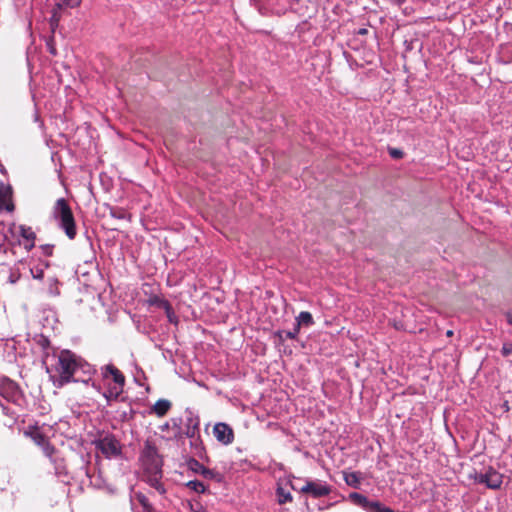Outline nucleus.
Returning a JSON list of instances; mask_svg holds the SVG:
<instances>
[{
  "mask_svg": "<svg viewBox=\"0 0 512 512\" xmlns=\"http://www.w3.org/2000/svg\"><path fill=\"white\" fill-rule=\"evenodd\" d=\"M300 328L295 325L294 329L292 331H286L285 336L288 339H296L297 335L299 334Z\"/></svg>",
  "mask_w": 512,
  "mask_h": 512,
  "instance_id": "obj_27",
  "label": "nucleus"
},
{
  "mask_svg": "<svg viewBox=\"0 0 512 512\" xmlns=\"http://www.w3.org/2000/svg\"><path fill=\"white\" fill-rule=\"evenodd\" d=\"M506 320H507L508 324L512 325V313L511 312L506 313Z\"/></svg>",
  "mask_w": 512,
  "mask_h": 512,
  "instance_id": "obj_33",
  "label": "nucleus"
},
{
  "mask_svg": "<svg viewBox=\"0 0 512 512\" xmlns=\"http://www.w3.org/2000/svg\"><path fill=\"white\" fill-rule=\"evenodd\" d=\"M11 195V187L0 183V210H6L8 212H12L14 210Z\"/></svg>",
  "mask_w": 512,
  "mask_h": 512,
  "instance_id": "obj_9",
  "label": "nucleus"
},
{
  "mask_svg": "<svg viewBox=\"0 0 512 512\" xmlns=\"http://www.w3.org/2000/svg\"><path fill=\"white\" fill-rule=\"evenodd\" d=\"M95 446L106 458L116 457L121 453V445L112 435H105L96 440Z\"/></svg>",
  "mask_w": 512,
  "mask_h": 512,
  "instance_id": "obj_5",
  "label": "nucleus"
},
{
  "mask_svg": "<svg viewBox=\"0 0 512 512\" xmlns=\"http://www.w3.org/2000/svg\"><path fill=\"white\" fill-rule=\"evenodd\" d=\"M360 474L357 472H350L344 474V480L347 485L357 488L360 485Z\"/></svg>",
  "mask_w": 512,
  "mask_h": 512,
  "instance_id": "obj_15",
  "label": "nucleus"
},
{
  "mask_svg": "<svg viewBox=\"0 0 512 512\" xmlns=\"http://www.w3.org/2000/svg\"><path fill=\"white\" fill-rule=\"evenodd\" d=\"M277 496H278V502L280 504H285L287 502L292 501V496H291L290 492L286 491L282 487L277 488Z\"/></svg>",
  "mask_w": 512,
  "mask_h": 512,
  "instance_id": "obj_19",
  "label": "nucleus"
},
{
  "mask_svg": "<svg viewBox=\"0 0 512 512\" xmlns=\"http://www.w3.org/2000/svg\"><path fill=\"white\" fill-rule=\"evenodd\" d=\"M93 387H95L97 390H100L99 387H97L95 383H93Z\"/></svg>",
  "mask_w": 512,
  "mask_h": 512,
  "instance_id": "obj_37",
  "label": "nucleus"
},
{
  "mask_svg": "<svg viewBox=\"0 0 512 512\" xmlns=\"http://www.w3.org/2000/svg\"><path fill=\"white\" fill-rule=\"evenodd\" d=\"M24 435L29 437L39 447L48 440L38 427H29L25 430Z\"/></svg>",
  "mask_w": 512,
  "mask_h": 512,
  "instance_id": "obj_10",
  "label": "nucleus"
},
{
  "mask_svg": "<svg viewBox=\"0 0 512 512\" xmlns=\"http://www.w3.org/2000/svg\"><path fill=\"white\" fill-rule=\"evenodd\" d=\"M82 0H59L56 3L57 9L76 8L81 4Z\"/></svg>",
  "mask_w": 512,
  "mask_h": 512,
  "instance_id": "obj_17",
  "label": "nucleus"
},
{
  "mask_svg": "<svg viewBox=\"0 0 512 512\" xmlns=\"http://www.w3.org/2000/svg\"><path fill=\"white\" fill-rule=\"evenodd\" d=\"M62 9H57V7L55 6L53 8V14H52V18H51V26H54V25H57L59 20H60V14H59V11H61Z\"/></svg>",
  "mask_w": 512,
  "mask_h": 512,
  "instance_id": "obj_26",
  "label": "nucleus"
},
{
  "mask_svg": "<svg viewBox=\"0 0 512 512\" xmlns=\"http://www.w3.org/2000/svg\"><path fill=\"white\" fill-rule=\"evenodd\" d=\"M446 334H447V336H452L453 335V331L449 330V331H447Z\"/></svg>",
  "mask_w": 512,
  "mask_h": 512,
  "instance_id": "obj_36",
  "label": "nucleus"
},
{
  "mask_svg": "<svg viewBox=\"0 0 512 512\" xmlns=\"http://www.w3.org/2000/svg\"><path fill=\"white\" fill-rule=\"evenodd\" d=\"M140 459L147 481L160 493H164L165 490L159 481L162 476V460L157 448L150 442H146Z\"/></svg>",
  "mask_w": 512,
  "mask_h": 512,
  "instance_id": "obj_2",
  "label": "nucleus"
},
{
  "mask_svg": "<svg viewBox=\"0 0 512 512\" xmlns=\"http://www.w3.org/2000/svg\"><path fill=\"white\" fill-rule=\"evenodd\" d=\"M367 512H395L389 507L384 506L379 501H371Z\"/></svg>",
  "mask_w": 512,
  "mask_h": 512,
  "instance_id": "obj_18",
  "label": "nucleus"
},
{
  "mask_svg": "<svg viewBox=\"0 0 512 512\" xmlns=\"http://www.w3.org/2000/svg\"><path fill=\"white\" fill-rule=\"evenodd\" d=\"M53 359L55 362L47 366L46 371L54 386L61 388L70 382L82 381L88 383L90 380V378L78 377L77 374L82 371L84 374L91 375L92 367L71 351L63 350Z\"/></svg>",
  "mask_w": 512,
  "mask_h": 512,
  "instance_id": "obj_1",
  "label": "nucleus"
},
{
  "mask_svg": "<svg viewBox=\"0 0 512 512\" xmlns=\"http://www.w3.org/2000/svg\"><path fill=\"white\" fill-rule=\"evenodd\" d=\"M187 487L197 493H204L206 490L205 485L198 480L189 481L187 484Z\"/></svg>",
  "mask_w": 512,
  "mask_h": 512,
  "instance_id": "obj_21",
  "label": "nucleus"
},
{
  "mask_svg": "<svg viewBox=\"0 0 512 512\" xmlns=\"http://www.w3.org/2000/svg\"><path fill=\"white\" fill-rule=\"evenodd\" d=\"M213 434L217 441L224 445L231 444L234 440L233 429L226 423L220 422L215 424Z\"/></svg>",
  "mask_w": 512,
  "mask_h": 512,
  "instance_id": "obj_8",
  "label": "nucleus"
},
{
  "mask_svg": "<svg viewBox=\"0 0 512 512\" xmlns=\"http://www.w3.org/2000/svg\"><path fill=\"white\" fill-rule=\"evenodd\" d=\"M48 294L50 296H58L60 294L59 281L55 277L48 278Z\"/></svg>",
  "mask_w": 512,
  "mask_h": 512,
  "instance_id": "obj_16",
  "label": "nucleus"
},
{
  "mask_svg": "<svg viewBox=\"0 0 512 512\" xmlns=\"http://www.w3.org/2000/svg\"><path fill=\"white\" fill-rule=\"evenodd\" d=\"M366 32H367V30H366V29H361V30L359 31V33H360V34H365Z\"/></svg>",
  "mask_w": 512,
  "mask_h": 512,
  "instance_id": "obj_35",
  "label": "nucleus"
},
{
  "mask_svg": "<svg viewBox=\"0 0 512 512\" xmlns=\"http://www.w3.org/2000/svg\"><path fill=\"white\" fill-rule=\"evenodd\" d=\"M194 466H197L199 467V469H201V474L205 477V478H213L215 473L210 470V469H207L206 467H204L200 462L198 461H194L193 463Z\"/></svg>",
  "mask_w": 512,
  "mask_h": 512,
  "instance_id": "obj_24",
  "label": "nucleus"
},
{
  "mask_svg": "<svg viewBox=\"0 0 512 512\" xmlns=\"http://www.w3.org/2000/svg\"><path fill=\"white\" fill-rule=\"evenodd\" d=\"M503 356H508L512 353V343H504L501 349Z\"/></svg>",
  "mask_w": 512,
  "mask_h": 512,
  "instance_id": "obj_28",
  "label": "nucleus"
},
{
  "mask_svg": "<svg viewBox=\"0 0 512 512\" xmlns=\"http://www.w3.org/2000/svg\"><path fill=\"white\" fill-rule=\"evenodd\" d=\"M17 279H18V276L15 277L13 274L10 276V282L11 283H15L17 281Z\"/></svg>",
  "mask_w": 512,
  "mask_h": 512,
  "instance_id": "obj_34",
  "label": "nucleus"
},
{
  "mask_svg": "<svg viewBox=\"0 0 512 512\" xmlns=\"http://www.w3.org/2000/svg\"><path fill=\"white\" fill-rule=\"evenodd\" d=\"M154 302L157 303L159 305V307H161L165 310L166 316L170 323H175V324L177 323V321H178L177 316L175 315V313L168 301L162 300V299H155Z\"/></svg>",
  "mask_w": 512,
  "mask_h": 512,
  "instance_id": "obj_12",
  "label": "nucleus"
},
{
  "mask_svg": "<svg viewBox=\"0 0 512 512\" xmlns=\"http://www.w3.org/2000/svg\"><path fill=\"white\" fill-rule=\"evenodd\" d=\"M192 510H193V512H208L206 509H204V508H203L202 506H200V505H199V506H197V508H194V507L192 506Z\"/></svg>",
  "mask_w": 512,
  "mask_h": 512,
  "instance_id": "obj_32",
  "label": "nucleus"
},
{
  "mask_svg": "<svg viewBox=\"0 0 512 512\" xmlns=\"http://www.w3.org/2000/svg\"><path fill=\"white\" fill-rule=\"evenodd\" d=\"M171 408V402L166 399H159L151 408V412L158 417H163Z\"/></svg>",
  "mask_w": 512,
  "mask_h": 512,
  "instance_id": "obj_11",
  "label": "nucleus"
},
{
  "mask_svg": "<svg viewBox=\"0 0 512 512\" xmlns=\"http://www.w3.org/2000/svg\"><path fill=\"white\" fill-rule=\"evenodd\" d=\"M101 375L107 390L103 392V396L108 400H115L123 392L125 385V377L122 372L112 364L105 365L101 368Z\"/></svg>",
  "mask_w": 512,
  "mask_h": 512,
  "instance_id": "obj_3",
  "label": "nucleus"
},
{
  "mask_svg": "<svg viewBox=\"0 0 512 512\" xmlns=\"http://www.w3.org/2000/svg\"><path fill=\"white\" fill-rule=\"evenodd\" d=\"M302 493L310 494L314 498L326 496L331 492V487L323 481H307L304 486L299 488Z\"/></svg>",
  "mask_w": 512,
  "mask_h": 512,
  "instance_id": "obj_7",
  "label": "nucleus"
},
{
  "mask_svg": "<svg viewBox=\"0 0 512 512\" xmlns=\"http://www.w3.org/2000/svg\"><path fill=\"white\" fill-rule=\"evenodd\" d=\"M53 216L58 222L59 226L65 231L69 239H74L76 236V226L71 208L64 198L56 201L53 207Z\"/></svg>",
  "mask_w": 512,
  "mask_h": 512,
  "instance_id": "obj_4",
  "label": "nucleus"
},
{
  "mask_svg": "<svg viewBox=\"0 0 512 512\" xmlns=\"http://www.w3.org/2000/svg\"><path fill=\"white\" fill-rule=\"evenodd\" d=\"M9 386H10V387H14V383L10 382V383H9Z\"/></svg>",
  "mask_w": 512,
  "mask_h": 512,
  "instance_id": "obj_38",
  "label": "nucleus"
},
{
  "mask_svg": "<svg viewBox=\"0 0 512 512\" xmlns=\"http://www.w3.org/2000/svg\"><path fill=\"white\" fill-rule=\"evenodd\" d=\"M314 324L312 314L307 311L300 312L296 317V325L301 327H310Z\"/></svg>",
  "mask_w": 512,
  "mask_h": 512,
  "instance_id": "obj_13",
  "label": "nucleus"
},
{
  "mask_svg": "<svg viewBox=\"0 0 512 512\" xmlns=\"http://www.w3.org/2000/svg\"><path fill=\"white\" fill-rule=\"evenodd\" d=\"M20 234L27 240H33L35 238V234L30 227L20 226Z\"/></svg>",
  "mask_w": 512,
  "mask_h": 512,
  "instance_id": "obj_23",
  "label": "nucleus"
},
{
  "mask_svg": "<svg viewBox=\"0 0 512 512\" xmlns=\"http://www.w3.org/2000/svg\"><path fill=\"white\" fill-rule=\"evenodd\" d=\"M135 499L141 504L143 507V512H152V507L147 499V497L142 493H136Z\"/></svg>",
  "mask_w": 512,
  "mask_h": 512,
  "instance_id": "obj_20",
  "label": "nucleus"
},
{
  "mask_svg": "<svg viewBox=\"0 0 512 512\" xmlns=\"http://www.w3.org/2000/svg\"><path fill=\"white\" fill-rule=\"evenodd\" d=\"M4 227L2 226L0 229V250L2 249L4 243L6 242V234L4 233Z\"/></svg>",
  "mask_w": 512,
  "mask_h": 512,
  "instance_id": "obj_29",
  "label": "nucleus"
},
{
  "mask_svg": "<svg viewBox=\"0 0 512 512\" xmlns=\"http://www.w3.org/2000/svg\"><path fill=\"white\" fill-rule=\"evenodd\" d=\"M471 478L478 484H484L489 489H499L502 485V475L493 468H488L485 472H475Z\"/></svg>",
  "mask_w": 512,
  "mask_h": 512,
  "instance_id": "obj_6",
  "label": "nucleus"
},
{
  "mask_svg": "<svg viewBox=\"0 0 512 512\" xmlns=\"http://www.w3.org/2000/svg\"><path fill=\"white\" fill-rule=\"evenodd\" d=\"M40 447L47 457H51L54 454L55 449L50 444L49 440H46Z\"/></svg>",
  "mask_w": 512,
  "mask_h": 512,
  "instance_id": "obj_25",
  "label": "nucleus"
},
{
  "mask_svg": "<svg viewBox=\"0 0 512 512\" xmlns=\"http://www.w3.org/2000/svg\"><path fill=\"white\" fill-rule=\"evenodd\" d=\"M349 498L352 500V502L360 507H362L364 510H368L369 505L371 501L364 495L353 492L349 495Z\"/></svg>",
  "mask_w": 512,
  "mask_h": 512,
  "instance_id": "obj_14",
  "label": "nucleus"
},
{
  "mask_svg": "<svg viewBox=\"0 0 512 512\" xmlns=\"http://www.w3.org/2000/svg\"><path fill=\"white\" fill-rule=\"evenodd\" d=\"M45 267H47V265L38 264L36 266H33L30 269L32 277L34 279H43L44 278V268Z\"/></svg>",
  "mask_w": 512,
  "mask_h": 512,
  "instance_id": "obj_22",
  "label": "nucleus"
},
{
  "mask_svg": "<svg viewBox=\"0 0 512 512\" xmlns=\"http://www.w3.org/2000/svg\"><path fill=\"white\" fill-rule=\"evenodd\" d=\"M194 461L195 460H192V461L189 462L190 469L195 471L196 473H200L201 474V469H199V467L193 465Z\"/></svg>",
  "mask_w": 512,
  "mask_h": 512,
  "instance_id": "obj_31",
  "label": "nucleus"
},
{
  "mask_svg": "<svg viewBox=\"0 0 512 512\" xmlns=\"http://www.w3.org/2000/svg\"><path fill=\"white\" fill-rule=\"evenodd\" d=\"M390 155L393 157V158H401L403 156V152L399 149H391L390 150Z\"/></svg>",
  "mask_w": 512,
  "mask_h": 512,
  "instance_id": "obj_30",
  "label": "nucleus"
}]
</instances>
